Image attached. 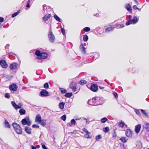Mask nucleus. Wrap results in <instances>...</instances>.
Wrapping results in <instances>:
<instances>
[{
  "mask_svg": "<svg viewBox=\"0 0 149 149\" xmlns=\"http://www.w3.org/2000/svg\"><path fill=\"white\" fill-rule=\"evenodd\" d=\"M102 100V99H100V98L98 97H94L92 99L89 100L88 102V104L91 105L102 104V102L98 103V101Z\"/></svg>",
  "mask_w": 149,
  "mask_h": 149,
  "instance_id": "obj_1",
  "label": "nucleus"
},
{
  "mask_svg": "<svg viewBox=\"0 0 149 149\" xmlns=\"http://www.w3.org/2000/svg\"><path fill=\"white\" fill-rule=\"evenodd\" d=\"M35 54L37 56L38 58L39 59H45L48 56L46 53H41L39 50H37L36 51Z\"/></svg>",
  "mask_w": 149,
  "mask_h": 149,
  "instance_id": "obj_2",
  "label": "nucleus"
},
{
  "mask_svg": "<svg viewBox=\"0 0 149 149\" xmlns=\"http://www.w3.org/2000/svg\"><path fill=\"white\" fill-rule=\"evenodd\" d=\"M15 132L18 134H21L22 133V129L20 126L17 123H12Z\"/></svg>",
  "mask_w": 149,
  "mask_h": 149,
  "instance_id": "obj_3",
  "label": "nucleus"
},
{
  "mask_svg": "<svg viewBox=\"0 0 149 149\" xmlns=\"http://www.w3.org/2000/svg\"><path fill=\"white\" fill-rule=\"evenodd\" d=\"M138 19L136 16L134 17L133 19H131L127 21L126 23V25H129L130 24H134L137 22Z\"/></svg>",
  "mask_w": 149,
  "mask_h": 149,
  "instance_id": "obj_4",
  "label": "nucleus"
},
{
  "mask_svg": "<svg viewBox=\"0 0 149 149\" xmlns=\"http://www.w3.org/2000/svg\"><path fill=\"white\" fill-rule=\"evenodd\" d=\"M21 123L24 125H27L28 126H29L31 124V121L30 120L29 118L27 117L23 119L21 121Z\"/></svg>",
  "mask_w": 149,
  "mask_h": 149,
  "instance_id": "obj_5",
  "label": "nucleus"
},
{
  "mask_svg": "<svg viewBox=\"0 0 149 149\" xmlns=\"http://www.w3.org/2000/svg\"><path fill=\"white\" fill-rule=\"evenodd\" d=\"M48 37L50 42H54L55 40V37L53 34L52 32L51 31H49L48 34Z\"/></svg>",
  "mask_w": 149,
  "mask_h": 149,
  "instance_id": "obj_6",
  "label": "nucleus"
},
{
  "mask_svg": "<svg viewBox=\"0 0 149 149\" xmlns=\"http://www.w3.org/2000/svg\"><path fill=\"white\" fill-rule=\"evenodd\" d=\"M70 87L73 92L76 91L77 90L76 85L75 82H72L70 85Z\"/></svg>",
  "mask_w": 149,
  "mask_h": 149,
  "instance_id": "obj_7",
  "label": "nucleus"
},
{
  "mask_svg": "<svg viewBox=\"0 0 149 149\" xmlns=\"http://www.w3.org/2000/svg\"><path fill=\"white\" fill-rule=\"evenodd\" d=\"M40 95L42 97H47L49 96V93L46 90H42L40 92Z\"/></svg>",
  "mask_w": 149,
  "mask_h": 149,
  "instance_id": "obj_8",
  "label": "nucleus"
},
{
  "mask_svg": "<svg viewBox=\"0 0 149 149\" xmlns=\"http://www.w3.org/2000/svg\"><path fill=\"white\" fill-rule=\"evenodd\" d=\"M18 64L17 63H13L10 64V68L11 70H16L17 68Z\"/></svg>",
  "mask_w": 149,
  "mask_h": 149,
  "instance_id": "obj_9",
  "label": "nucleus"
},
{
  "mask_svg": "<svg viewBox=\"0 0 149 149\" xmlns=\"http://www.w3.org/2000/svg\"><path fill=\"white\" fill-rule=\"evenodd\" d=\"M98 89V86L95 84H93L91 86L90 89L93 92L97 91Z\"/></svg>",
  "mask_w": 149,
  "mask_h": 149,
  "instance_id": "obj_10",
  "label": "nucleus"
},
{
  "mask_svg": "<svg viewBox=\"0 0 149 149\" xmlns=\"http://www.w3.org/2000/svg\"><path fill=\"white\" fill-rule=\"evenodd\" d=\"M9 88L11 91H15L17 90V87L16 84H13L10 86Z\"/></svg>",
  "mask_w": 149,
  "mask_h": 149,
  "instance_id": "obj_11",
  "label": "nucleus"
},
{
  "mask_svg": "<svg viewBox=\"0 0 149 149\" xmlns=\"http://www.w3.org/2000/svg\"><path fill=\"white\" fill-rule=\"evenodd\" d=\"M0 64L1 66L3 68H6L7 67V65L5 61L2 60L0 61Z\"/></svg>",
  "mask_w": 149,
  "mask_h": 149,
  "instance_id": "obj_12",
  "label": "nucleus"
},
{
  "mask_svg": "<svg viewBox=\"0 0 149 149\" xmlns=\"http://www.w3.org/2000/svg\"><path fill=\"white\" fill-rule=\"evenodd\" d=\"M41 120V117L40 115V114L37 115L35 118V121L39 123Z\"/></svg>",
  "mask_w": 149,
  "mask_h": 149,
  "instance_id": "obj_13",
  "label": "nucleus"
},
{
  "mask_svg": "<svg viewBox=\"0 0 149 149\" xmlns=\"http://www.w3.org/2000/svg\"><path fill=\"white\" fill-rule=\"evenodd\" d=\"M141 127V125L139 124L137 125H136L135 127V132L136 133H138L140 130Z\"/></svg>",
  "mask_w": 149,
  "mask_h": 149,
  "instance_id": "obj_14",
  "label": "nucleus"
},
{
  "mask_svg": "<svg viewBox=\"0 0 149 149\" xmlns=\"http://www.w3.org/2000/svg\"><path fill=\"white\" fill-rule=\"evenodd\" d=\"M51 16V14H47L43 17L42 19L44 21H46L48 20Z\"/></svg>",
  "mask_w": 149,
  "mask_h": 149,
  "instance_id": "obj_15",
  "label": "nucleus"
},
{
  "mask_svg": "<svg viewBox=\"0 0 149 149\" xmlns=\"http://www.w3.org/2000/svg\"><path fill=\"white\" fill-rule=\"evenodd\" d=\"M125 134L128 137H130L132 136V132L130 129H127L126 131Z\"/></svg>",
  "mask_w": 149,
  "mask_h": 149,
  "instance_id": "obj_16",
  "label": "nucleus"
},
{
  "mask_svg": "<svg viewBox=\"0 0 149 149\" xmlns=\"http://www.w3.org/2000/svg\"><path fill=\"white\" fill-rule=\"evenodd\" d=\"M144 128L147 131H149V123L146 122L144 126Z\"/></svg>",
  "mask_w": 149,
  "mask_h": 149,
  "instance_id": "obj_17",
  "label": "nucleus"
},
{
  "mask_svg": "<svg viewBox=\"0 0 149 149\" xmlns=\"http://www.w3.org/2000/svg\"><path fill=\"white\" fill-rule=\"evenodd\" d=\"M11 104L15 109H18V106L15 102L12 101L11 102Z\"/></svg>",
  "mask_w": 149,
  "mask_h": 149,
  "instance_id": "obj_18",
  "label": "nucleus"
},
{
  "mask_svg": "<svg viewBox=\"0 0 149 149\" xmlns=\"http://www.w3.org/2000/svg\"><path fill=\"white\" fill-rule=\"evenodd\" d=\"M114 27H113L111 26H110L109 27L106 28L105 29V32H109L113 29Z\"/></svg>",
  "mask_w": 149,
  "mask_h": 149,
  "instance_id": "obj_19",
  "label": "nucleus"
},
{
  "mask_svg": "<svg viewBox=\"0 0 149 149\" xmlns=\"http://www.w3.org/2000/svg\"><path fill=\"white\" fill-rule=\"evenodd\" d=\"M25 131L28 134H30L31 133V129L27 127H25Z\"/></svg>",
  "mask_w": 149,
  "mask_h": 149,
  "instance_id": "obj_20",
  "label": "nucleus"
},
{
  "mask_svg": "<svg viewBox=\"0 0 149 149\" xmlns=\"http://www.w3.org/2000/svg\"><path fill=\"white\" fill-rule=\"evenodd\" d=\"M19 112L20 115H24L26 113V111L23 109H20L19 110Z\"/></svg>",
  "mask_w": 149,
  "mask_h": 149,
  "instance_id": "obj_21",
  "label": "nucleus"
},
{
  "mask_svg": "<svg viewBox=\"0 0 149 149\" xmlns=\"http://www.w3.org/2000/svg\"><path fill=\"white\" fill-rule=\"evenodd\" d=\"M65 103L63 102H60L59 105V108L61 109H63L64 107Z\"/></svg>",
  "mask_w": 149,
  "mask_h": 149,
  "instance_id": "obj_22",
  "label": "nucleus"
},
{
  "mask_svg": "<svg viewBox=\"0 0 149 149\" xmlns=\"http://www.w3.org/2000/svg\"><path fill=\"white\" fill-rule=\"evenodd\" d=\"M39 124H40L42 125L45 126L46 125V120H42Z\"/></svg>",
  "mask_w": 149,
  "mask_h": 149,
  "instance_id": "obj_23",
  "label": "nucleus"
},
{
  "mask_svg": "<svg viewBox=\"0 0 149 149\" xmlns=\"http://www.w3.org/2000/svg\"><path fill=\"white\" fill-rule=\"evenodd\" d=\"M5 127L6 128H9L10 127V125L7 120H5Z\"/></svg>",
  "mask_w": 149,
  "mask_h": 149,
  "instance_id": "obj_24",
  "label": "nucleus"
},
{
  "mask_svg": "<svg viewBox=\"0 0 149 149\" xmlns=\"http://www.w3.org/2000/svg\"><path fill=\"white\" fill-rule=\"evenodd\" d=\"M72 95V94L71 93H66L65 95V96L66 97H71Z\"/></svg>",
  "mask_w": 149,
  "mask_h": 149,
  "instance_id": "obj_25",
  "label": "nucleus"
},
{
  "mask_svg": "<svg viewBox=\"0 0 149 149\" xmlns=\"http://www.w3.org/2000/svg\"><path fill=\"white\" fill-rule=\"evenodd\" d=\"M120 140L123 143H126L127 141V139L125 137H123L120 139Z\"/></svg>",
  "mask_w": 149,
  "mask_h": 149,
  "instance_id": "obj_26",
  "label": "nucleus"
},
{
  "mask_svg": "<svg viewBox=\"0 0 149 149\" xmlns=\"http://www.w3.org/2000/svg\"><path fill=\"white\" fill-rule=\"evenodd\" d=\"M115 25L117 28H122L124 26V25L123 24H116Z\"/></svg>",
  "mask_w": 149,
  "mask_h": 149,
  "instance_id": "obj_27",
  "label": "nucleus"
},
{
  "mask_svg": "<svg viewBox=\"0 0 149 149\" xmlns=\"http://www.w3.org/2000/svg\"><path fill=\"white\" fill-rule=\"evenodd\" d=\"M43 10L42 11L43 13H45L47 11V8L46 6L44 4L43 5Z\"/></svg>",
  "mask_w": 149,
  "mask_h": 149,
  "instance_id": "obj_28",
  "label": "nucleus"
},
{
  "mask_svg": "<svg viewBox=\"0 0 149 149\" xmlns=\"http://www.w3.org/2000/svg\"><path fill=\"white\" fill-rule=\"evenodd\" d=\"M125 125V123L124 122H122V121L118 123V125L120 127H123Z\"/></svg>",
  "mask_w": 149,
  "mask_h": 149,
  "instance_id": "obj_29",
  "label": "nucleus"
},
{
  "mask_svg": "<svg viewBox=\"0 0 149 149\" xmlns=\"http://www.w3.org/2000/svg\"><path fill=\"white\" fill-rule=\"evenodd\" d=\"M86 83V81L84 80H81L78 83L80 84L83 85Z\"/></svg>",
  "mask_w": 149,
  "mask_h": 149,
  "instance_id": "obj_30",
  "label": "nucleus"
},
{
  "mask_svg": "<svg viewBox=\"0 0 149 149\" xmlns=\"http://www.w3.org/2000/svg\"><path fill=\"white\" fill-rule=\"evenodd\" d=\"M54 18L58 21L61 22V19L59 17H58L56 14H55L54 16Z\"/></svg>",
  "mask_w": 149,
  "mask_h": 149,
  "instance_id": "obj_31",
  "label": "nucleus"
},
{
  "mask_svg": "<svg viewBox=\"0 0 149 149\" xmlns=\"http://www.w3.org/2000/svg\"><path fill=\"white\" fill-rule=\"evenodd\" d=\"M80 48L82 51L84 52V53H85V48L82 44H81L80 46Z\"/></svg>",
  "mask_w": 149,
  "mask_h": 149,
  "instance_id": "obj_32",
  "label": "nucleus"
},
{
  "mask_svg": "<svg viewBox=\"0 0 149 149\" xmlns=\"http://www.w3.org/2000/svg\"><path fill=\"white\" fill-rule=\"evenodd\" d=\"M90 133H86V134L84 135V137L86 138H91V136L90 134Z\"/></svg>",
  "mask_w": 149,
  "mask_h": 149,
  "instance_id": "obj_33",
  "label": "nucleus"
},
{
  "mask_svg": "<svg viewBox=\"0 0 149 149\" xmlns=\"http://www.w3.org/2000/svg\"><path fill=\"white\" fill-rule=\"evenodd\" d=\"M59 89L60 90L61 93H66L67 91L66 90L63 88H60Z\"/></svg>",
  "mask_w": 149,
  "mask_h": 149,
  "instance_id": "obj_34",
  "label": "nucleus"
},
{
  "mask_svg": "<svg viewBox=\"0 0 149 149\" xmlns=\"http://www.w3.org/2000/svg\"><path fill=\"white\" fill-rule=\"evenodd\" d=\"M83 40L84 41H87L88 40V37L87 35H85L83 37Z\"/></svg>",
  "mask_w": 149,
  "mask_h": 149,
  "instance_id": "obj_35",
  "label": "nucleus"
},
{
  "mask_svg": "<svg viewBox=\"0 0 149 149\" xmlns=\"http://www.w3.org/2000/svg\"><path fill=\"white\" fill-rule=\"evenodd\" d=\"M102 137L100 135H98L95 137L96 140L97 141H98L99 139H101Z\"/></svg>",
  "mask_w": 149,
  "mask_h": 149,
  "instance_id": "obj_36",
  "label": "nucleus"
},
{
  "mask_svg": "<svg viewBox=\"0 0 149 149\" xmlns=\"http://www.w3.org/2000/svg\"><path fill=\"white\" fill-rule=\"evenodd\" d=\"M107 120V119L106 118H104L101 119V122L102 123H105Z\"/></svg>",
  "mask_w": 149,
  "mask_h": 149,
  "instance_id": "obj_37",
  "label": "nucleus"
},
{
  "mask_svg": "<svg viewBox=\"0 0 149 149\" xmlns=\"http://www.w3.org/2000/svg\"><path fill=\"white\" fill-rule=\"evenodd\" d=\"M109 128L108 127H106L103 128V131L105 133H107L109 131Z\"/></svg>",
  "mask_w": 149,
  "mask_h": 149,
  "instance_id": "obj_38",
  "label": "nucleus"
},
{
  "mask_svg": "<svg viewBox=\"0 0 149 149\" xmlns=\"http://www.w3.org/2000/svg\"><path fill=\"white\" fill-rule=\"evenodd\" d=\"M19 11H18L15 13H14L12 15V17H14L16 16L17 15H18L19 14Z\"/></svg>",
  "mask_w": 149,
  "mask_h": 149,
  "instance_id": "obj_39",
  "label": "nucleus"
},
{
  "mask_svg": "<svg viewBox=\"0 0 149 149\" xmlns=\"http://www.w3.org/2000/svg\"><path fill=\"white\" fill-rule=\"evenodd\" d=\"M126 8L127 10L129 11H131L132 10V9L131 7V6L129 5L127 6H126Z\"/></svg>",
  "mask_w": 149,
  "mask_h": 149,
  "instance_id": "obj_40",
  "label": "nucleus"
},
{
  "mask_svg": "<svg viewBox=\"0 0 149 149\" xmlns=\"http://www.w3.org/2000/svg\"><path fill=\"white\" fill-rule=\"evenodd\" d=\"M83 30L85 32H88L90 31V29L89 27H86Z\"/></svg>",
  "mask_w": 149,
  "mask_h": 149,
  "instance_id": "obj_41",
  "label": "nucleus"
},
{
  "mask_svg": "<svg viewBox=\"0 0 149 149\" xmlns=\"http://www.w3.org/2000/svg\"><path fill=\"white\" fill-rule=\"evenodd\" d=\"M44 88H49V84L47 83H45L43 86Z\"/></svg>",
  "mask_w": 149,
  "mask_h": 149,
  "instance_id": "obj_42",
  "label": "nucleus"
},
{
  "mask_svg": "<svg viewBox=\"0 0 149 149\" xmlns=\"http://www.w3.org/2000/svg\"><path fill=\"white\" fill-rule=\"evenodd\" d=\"M141 111L146 116H148V113H146L145 112V111L141 109Z\"/></svg>",
  "mask_w": 149,
  "mask_h": 149,
  "instance_id": "obj_43",
  "label": "nucleus"
},
{
  "mask_svg": "<svg viewBox=\"0 0 149 149\" xmlns=\"http://www.w3.org/2000/svg\"><path fill=\"white\" fill-rule=\"evenodd\" d=\"M113 95L115 97V98L116 99L118 97V94H117V93L115 92H113Z\"/></svg>",
  "mask_w": 149,
  "mask_h": 149,
  "instance_id": "obj_44",
  "label": "nucleus"
},
{
  "mask_svg": "<svg viewBox=\"0 0 149 149\" xmlns=\"http://www.w3.org/2000/svg\"><path fill=\"white\" fill-rule=\"evenodd\" d=\"M5 97L7 98H9L10 97V96L9 93H6L5 95Z\"/></svg>",
  "mask_w": 149,
  "mask_h": 149,
  "instance_id": "obj_45",
  "label": "nucleus"
},
{
  "mask_svg": "<svg viewBox=\"0 0 149 149\" xmlns=\"http://www.w3.org/2000/svg\"><path fill=\"white\" fill-rule=\"evenodd\" d=\"M66 118V115H64L63 116L61 117V118L62 119L63 121H65Z\"/></svg>",
  "mask_w": 149,
  "mask_h": 149,
  "instance_id": "obj_46",
  "label": "nucleus"
},
{
  "mask_svg": "<svg viewBox=\"0 0 149 149\" xmlns=\"http://www.w3.org/2000/svg\"><path fill=\"white\" fill-rule=\"evenodd\" d=\"M61 32L62 33V34L64 35H65V29L63 28L62 26H61Z\"/></svg>",
  "mask_w": 149,
  "mask_h": 149,
  "instance_id": "obj_47",
  "label": "nucleus"
},
{
  "mask_svg": "<svg viewBox=\"0 0 149 149\" xmlns=\"http://www.w3.org/2000/svg\"><path fill=\"white\" fill-rule=\"evenodd\" d=\"M136 113L138 115H139L140 114V111L137 109H136L135 110Z\"/></svg>",
  "mask_w": 149,
  "mask_h": 149,
  "instance_id": "obj_48",
  "label": "nucleus"
},
{
  "mask_svg": "<svg viewBox=\"0 0 149 149\" xmlns=\"http://www.w3.org/2000/svg\"><path fill=\"white\" fill-rule=\"evenodd\" d=\"M32 127L34 128H39V126L38 125H33Z\"/></svg>",
  "mask_w": 149,
  "mask_h": 149,
  "instance_id": "obj_49",
  "label": "nucleus"
},
{
  "mask_svg": "<svg viewBox=\"0 0 149 149\" xmlns=\"http://www.w3.org/2000/svg\"><path fill=\"white\" fill-rule=\"evenodd\" d=\"M71 123H73L74 125L76 124V122L74 119H72L71 120Z\"/></svg>",
  "mask_w": 149,
  "mask_h": 149,
  "instance_id": "obj_50",
  "label": "nucleus"
},
{
  "mask_svg": "<svg viewBox=\"0 0 149 149\" xmlns=\"http://www.w3.org/2000/svg\"><path fill=\"white\" fill-rule=\"evenodd\" d=\"M18 106V109H20L22 107V104L21 103H19L18 104V105H17Z\"/></svg>",
  "mask_w": 149,
  "mask_h": 149,
  "instance_id": "obj_51",
  "label": "nucleus"
},
{
  "mask_svg": "<svg viewBox=\"0 0 149 149\" xmlns=\"http://www.w3.org/2000/svg\"><path fill=\"white\" fill-rule=\"evenodd\" d=\"M83 130L86 132V133H89V132L85 128H84Z\"/></svg>",
  "mask_w": 149,
  "mask_h": 149,
  "instance_id": "obj_52",
  "label": "nucleus"
},
{
  "mask_svg": "<svg viewBox=\"0 0 149 149\" xmlns=\"http://www.w3.org/2000/svg\"><path fill=\"white\" fill-rule=\"evenodd\" d=\"M4 19L3 17H0V22H2L3 21Z\"/></svg>",
  "mask_w": 149,
  "mask_h": 149,
  "instance_id": "obj_53",
  "label": "nucleus"
},
{
  "mask_svg": "<svg viewBox=\"0 0 149 149\" xmlns=\"http://www.w3.org/2000/svg\"><path fill=\"white\" fill-rule=\"evenodd\" d=\"M42 146L43 149H45L46 148V146L44 144H42Z\"/></svg>",
  "mask_w": 149,
  "mask_h": 149,
  "instance_id": "obj_54",
  "label": "nucleus"
},
{
  "mask_svg": "<svg viewBox=\"0 0 149 149\" xmlns=\"http://www.w3.org/2000/svg\"><path fill=\"white\" fill-rule=\"evenodd\" d=\"M100 99H102V100H98V103H100V102H103V103H102V104L104 103V101H103V99L102 98H100Z\"/></svg>",
  "mask_w": 149,
  "mask_h": 149,
  "instance_id": "obj_55",
  "label": "nucleus"
},
{
  "mask_svg": "<svg viewBox=\"0 0 149 149\" xmlns=\"http://www.w3.org/2000/svg\"><path fill=\"white\" fill-rule=\"evenodd\" d=\"M29 4H30L29 3H27V4L26 6V7L27 8H30V5Z\"/></svg>",
  "mask_w": 149,
  "mask_h": 149,
  "instance_id": "obj_56",
  "label": "nucleus"
},
{
  "mask_svg": "<svg viewBox=\"0 0 149 149\" xmlns=\"http://www.w3.org/2000/svg\"><path fill=\"white\" fill-rule=\"evenodd\" d=\"M133 8L134 9V10L137 9L138 8L135 5H134L133 6Z\"/></svg>",
  "mask_w": 149,
  "mask_h": 149,
  "instance_id": "obj_57",
  "label": "nucleus"
},
{
  "mask_svg": "<svg viewBox=\"0 0 149 149\" xmlns=\"http://www.w3.org/2000/svg\"><path fill=\"white\" fill-rule=\"evenodd\" d=\"M8 54H9V55H12L14 54L13 52H10L8 53Z\"/></svg>",
  "mask_w": 149,
  "mask_h": 149,
  "instance_id": "obj_58",
  "label": "nucleus"
},
{
  "mask_svg": "<svg viewBox=\"0 0 149 149\" xmlns=\"http://www.w3.org/2000/svg\"><path fill=\"white\" fill-rule=\"evenodd\" d=\"M9 45L8 44H7L6 46H5V48H8V47H9Z\"/></svg>",
  "mask_w": 149,
  "mask_h": 149,
  "instance_id": "obj_59",
  "label": "nucleus"
},
{
  "mask_svg": "<svg viewBox=\"0 0 149 149\" xmlns=\"http://www.w3.org/2000/svg\"><path fill=\"white\" fill-rule=\"evenodd\" d=\"M67 125L68 126H69L71 127V123H68L67 124Z\"/></svg>",
  "mask_w": 149,
  "mask_h": 149,
  "instance_id": "obj_60",
  "label": "nucleus"
},
{
  "mask_svg": "<svg viewBox=\"0 0 149 149\" xmlns=\"http://www.w3.org/2000/svg\"><path fill=\"white\" fill-rule=\"evenodd\" d=\"M31 0H28V1H27V3L30 4V1Z\"/></svg>",
  "mask_w": 149,
  "mask_h": 149,
  "instance_id": "obj_61",
  "label": "nucleus"
},
{
  "mask_svg": "<svg viewBox=\"0 0 149 149\" xmlns=\"http://www.w3.org/2000/svg\"><path fill=\"white\" fill-rule=\"evenodd\" d=\"M134 1L136 3L138 4V1L137 0H134Z\"/></svg>",
  "mask_w": 149,
  "mask_h": 149,
  "instance_id": "obj_62",
  "label": "nucleus"
},
{
  "mask_svg": "<svg viewBox=\"0 0 149 149\" xmlns=\"http://www.w3.org/2000/svg\"><path fill=\"white\" fill-rule=\"evenodd\" d=\"M40 147V146L39 145H37L36 146V148H39Z\"/></svg>",
  "mask_w": 149,
  "mask_h": 149,
  "instance_id": "obj_63",
  "label": "nucleus"
},
{
  "mask_svg": "<svg viewBox=\"0 0 149 149\" xmlns=\"http://www.w3.org/2000/svg\"><path fill=\"white\" fill-rule=\"evenodd\" d=\"M99 87L101 89H103L104 88V87H103L100 86Z\"/></svg>",
  "mask_w": 149,
  "mask_h": 149,
  "instance_id": "obj_64",
  "label": "nucleus"
}]
</instances>
